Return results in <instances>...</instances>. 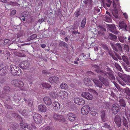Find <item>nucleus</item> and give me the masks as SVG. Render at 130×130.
<instances>
[{
    "instance_id": "f257e3e1",
    "label": "nucleus",
    "mask_w": 130,
    "mask_h": 130,
    "mask_svg": "<svg viewBox=\"0 0 130 130\" xmlns=\"http://www.w3.org/2000/svg\"><path fill=\"white\" fill-rule=\"evenodd\" d=\"M94 67L95 68H96V69L95 70V71L99 73V80L102 84L105 86H107L109 85L107 79L104 78L102 76L108 78L111 80H115V77L113 74V72L110 70V68H107L106 69V71H105L104 70H100L99 67L97 66L96 65Z\"/></svg>"
},
{
    "instance_id": "f03ea898",
    "label": "nucleus",
    "mask_w": 130,
    "mask_h": 130,
    "mask_svg": "<svg viewBox=\"0 0 130 130\" xmlns=\"http://www.w3.org/2000/svg\"><path fill=\"white\" fill-rule=\"evenodd\" d=\"M19 68L18 66L15 65H11L10 66V71L11 73L13 75L19 76L21 74L20 71V73L19 74L18 73L19 72L18 70H19Z\"/></svg>"
},
{
    "instance_id": "7ed1b4c3",
    "label": "nucleus",
    "mask_w": 130,
    "mask_h": 130,
    "mask_svg": "<svg viewBox=\"0 0 130 130\" xmlns=\"http://www.w3.org/2000/svg\"><path fill=\"white\" fill-rule=\"evenodd\" d=\"M53 117L55 120L60 122H63L65 121V119L63 116L55 113H53Z\"/></svg>"
},
{
    "instance_id": "20e7f679",
    "label": "nucleus",
    "mask_w": 130,
    "mask_h": 130,
    "mask_svg": "<svg viewBox=\"0 0 130 130\" xmlns=\"http://www.w3.org/2000/svg\"><path fill=\"white\" fill-rule=\"evenodd\" d=\"M120 106L117 104L113 105L111 108L112 112L114 115H116L119 112L120 110Z\"/></svg>"
},
{
    "instance_id": "39448f33",
    "label": "nucleus",
    "mask_w": 130,
    "mask_h": 130,
    "mask_svg": "<svg viewBox=\"0 0 130 130\" xmlns=\"http://www.w3.org/2000/svg\"><path fill=\"white\" fill-rule=\"evenodd\" d=\"M82 96L88 100H92L93 99V96L91 94L88 92H84L81 94Z\"/></svg>"
},
{
    "instance_id": "423d86ee",
    "label": "nucleus",
    "mask_w": 130,
    "mask_h": 130,
    "mask_svg": "<svg viewBox=\"0 0 130 130\" xmlns=\"http://www.w3.org/2000/svg\"><path fill=\"white\" fill-rule=\"evenodd\" d=\"M20 125L24 130H31L32 129L31 126L29 124L25 123H21Z\"/></svg>"
},
{
    "instance_id": "0eeeda50",
    "label": "nucleus",
    "mask_w": 130,
    "mask_h": 130,
    "mask_svg": "<svg viewBox=\"0 0 130 130\" xmlns=\"http://www.w3.org/2000/svg\"><path fill=\"white\" fill-rule=\"evenodd\" d=\"M90 107L88 105L83 106L81 109V112L84 115H87L89 112Z\"/></svg>"
},
{
    "instance_id": "6e6552de",
    "label": "nucleus",
    "mask_w": 130,
    "mask_h": 130,
    "mask_svg": "<svg viewBox=\"0 0 130 130\" xmlns=\"http://www.w3.org/2000/svg\"><path fill=\"white\" fill-rule=\"evenodd\" d=\"M113 48L118 53H120L122 51V46L120 43H117L115 44V46H113Z\"/></svg>"
},
{
    "instance_id": "1a4fd4ad",
    "label": "nucleus",
    "mask_w": 130,
    "mask_h": 130,
    "mask_svg": "<svg viewBox=\"0 0 130 130\" xmlns=\"http://www.w3.org/2000/svg\"><path fill=\"white\" fill-rule=\"evenodd\" d=\"M114 121L118 126H121V120L119 115H116L114 119Z\"/></svg>"
},
{
    "instance_id": "9d476101",
    "label": "nucleus",
    "mask_w": 130,
    "mask_h": 130,
    "mask_svg": "<svg viewBox=\"0 0 130 130\" xmlns=\"http://www.w3.org/2000/svg\"><path fill=\"white\" fill-rule=\"evenodd\" d=\"M59 95L62 99H63L64 98H67L68 96V93L64 91H61L59 92Z\"/></svg>"
},
{
    "instance_id": "9b49d317",
    "label": "nucleus",
    "mask_w": 130,
    "mask_h": 130,
    "mask_svg": "<svg viewBox=\"0 0 130 130\" xmlns=\"http://www.w3.org/2000/svg\"><path fill=\"white\" fill-rule=\"evenodd\" d=\"M29 64L26 61H24L19 65V67L23 69H26L28 67Z\"/></svg>"
},
{
    "instance_id": "f8f14e48",
    "label": "nucleus",
    "mask_w": 130,
    "mask_h": 130,
    "mask_svg": "<svg viewBox=\"0 0 130 130\" xmlns=\"http://www.w3.org/2000/svg\"><path fill=\"white\" fill-rule=\"evenodd\" d=\"M59 80V78L58 77L56 76H54L49 78V82L51 83H56Z\"/></svg>"
},
{
    "instance_id": "ddd939ff",
    "label": "nucleus",
    "mask_w": 130,
    "mask_h": 130,
    "mask_svg": "<svg viewBox=\"0 0 130 130\" xmlns=\"http://www.w3.org/2000/svg\"><path fill=\"white\" fill-rule=\"evenodd\" d=\"M93 81L95 85L98 87L100 88H103L102 87L103 84L100 81H99L96 79H93Z\"/></svg>"
},
{
    "instance_id": "4468645a",
    "label": "nucleus",
    "mask_w": 130,
    "mask_h": 130,
    "mask_svg": "<svg viewBox=\"0 0 130 130\" xmlns=\"http://www.w3.org/2000/svg\"><path fill=\"white\" fill-rule=\"evenodd\" d=\"M40 115L38 113L35 114L33 117L34 121L37 124H39L41 121Z\"/></svg>"
},
{
    "instance_id": "2eb2a0df",
    "label": "nucleus",
    "mask_w": 130,
    "mask_h": 130,
    "mask_svg": "<svg viewBox=\"0 0 130 130\" xmlns=\"http://www.w3.org/2000/svg\"><path fill=\"white\" fill-rule=\"evenodd\" d=\"M54 109L56 110H58L60 109V106L59 103L57 102H54L52 104Z\"/></svg>"
},
{
    "instance_id": "dca6fc26",
    "label": "nucleus",
    "mask_w": 130,
    "mask_h": 130,
    "mask_svg": "<svg viewBox=\"0 0 130 130\" xmlns=\"http://www.w3.org/2000/svg\"><path fill=\"white\" fill-rule=\"evenodd\" d=\"M43 100L45 104L48 105H50L52 104V100L49 97L45 96L43 98Z\"/></svg>"
},
{
    "instance_id": "f3484780",
    "label": "nucleus",
    "mask_w": 130,
    "mask_h": 130,
    "mask_svg": "<svg viewBox=\"0 0 130 130\" xmlns=\"http://www.w3.org/2000/svg\"><path fill=\"white\" fill-rule=\"evenodd\" d=\"M67 117L69 120L70 121H73L75 120L76 116L74 113H70L68 114Z\"/></svg>"
},
{
    "instance_id": "a211bd4d",
    "label": "nucleus",
    "mask_w": 130,
    "mask_h": 130,
    "mask_svg": "<svg viewBox=\"0 0 130 130\" xmlns=\"http://www.w3.org/2000/svg\"><path fill=\"white\" fill-rule=\"evenodd\" d=\"M109 27L110 28L109 29L110 32L116 34H118V32L117 31L114 25H110Z\"/></svg>"
},
{
    "instance_id": "6ab92c4d",
    "label": "nucleus",
    "mask_w": 130,
    "mask_h": 130,
    "mask_svg": "<svg viewBox=\"0 0 130 130\" xmlns=\"http://www.w3.org/2000/svg\"><path fill=\"white\" fill-rule=\"evenodd\" d=\"M6 73V69L3 66H1L0 67V75L1 76L4 75Z\"/></svg>"
},
{
    "instance_id": "aec40b11",
    "label": "nucleus",
    "mask_w": 130,
    "mask_h": 130,
    "mask_svg": "<svg viewBox=\"0 0 130 130\" xmlns=\"http://www.w3.org/2000/svg\"><path fill=\"white\" fill-rule=\"evenodd\" d=\"M84 82L86 85L88 86H92V83L90 80L88 78H85L84 79Z\"/></svg>"
},
{
    "instance_id": "412c9836",
    "label": "nucleus",
    "mask_w": 130,
    "mask_h": 130,
    "mask_svg": "<svg viewBox=\"0 0 130 130\" xmlns=\"http://www.w3.org/2000/svg\"><path fill=\"white\" fill-rule=\"evenodd\" d=\"M122 58L123 60L127 64V66L129 67L130 62L128 58H127V56H125L124 55H123L122 56Z\"/></svg>"
},
{
    "instance_id": "4be33fe9",
    "label": "nucleus",
    "mask_w": 130,
    "mask_h": 130,
    "mask_svg": "<svg viewBox=\"0 0 130 130\" xmlns=\"http://www.w3.org/2000/svg\"><path fill=\"white\" fill-rule=\"evenodd\" d=\"M61 89H66L68 88V85L67 84L64 83V82H62L60 85V86Z\"/></svg>"
},
{
    "instance_id": "5701e85b",
    "label": "nucleus",
    "mask_w": 130,
    "mask_h": 130,
    "mask_svg": "<svg viewBox=\"0 0 130 130\" xmlns=\"http://www.w3.org/2000/svg\"><path fill=\"white\" fill-rule=\"evenodd\" d=\"M103 20L106 22H110L111 19L110 16H108L107 15H105L104 16Z\"/></svg>"
},
{
    "instance_id": "b1692460",
    "label": "nucleus",
    "mask_w": 130,
    "mask_h": 130,
    "mask_svg": "<svg viewBox=\"0 0 130 130\" xmlns=\"http://www.w3.org/2000/svg\"><path fill=\"white\" fill-rule=\"evenodd\" d=\"M86 18H84L83 19L82 21L81 22V27L82 28H84L85 26L86 23Z\"/></svg>"
},
{
    "instance_id": "393cba45",
    "label": "nucleus",
    "mask_w": 130,
    "mask_h": 130,
    "mask_svg": "<svg viewBox=\"0 0 130 130\" xmlns=\"http://www.w3.org/2000/svg\"><path fill=\"white\" fill-rule=\"evenodd\" d=\"M119 102L121 106H123V107H125L126 104L124 100L123 99H120L119 101Z\"/></svg>"
},
{
    "instance_id": "a878e982",
    "label": "nucleus",
    "mask_w": 130,
    "mask_h": 130,
    "mask_svg": "<svg viewBox=\"0 0 130 130\" xmlns=\"http://www.w3.org/2000/svg\"><path fill=\"white\" fill-rule=\"evenodd\" d=\"M59 44L60 46H63L64 47L67 48H68V46L67 45V43L64 42V41H60L59 42Z\"/></svg>"
},
{
    "instance_id": "bb28decb",
    "label": "nucleus",
    "mask_w": 130,
    "mask_h": 130,
    "mask_svg": "<svg viewBox=\"0 0 130 130\" xmlns=\"http://www.w3.org/2000/svg\"><path fill=\"white\" fill-rule=\"evenodd\" d=\"M109 38L111 40H116L117 37L116 36L113 35V34H109Z\"/></svg>"
},
{
    "instance_id": "cd10ccee",
    "label": "nucleus",
    "mask_w": 130,
    "mask_h": 130,
    "mask_svg": "<svg viewBox=\"0 0 130 130\" xmlns=\"http://www.w3.org/2000/svg\"><path fill=\"white\" fill-rule=\"evenodd\" d=\"M18 82L19 79H14L11 81V83L13 85H14L15 87H17L18 86L17 83Z\"/></svg>"
},
{
    "instance_id": "c85d7f7f",
    "label": "nucleus",
    "mask_w": 130,
    "mask_h": 130,
    "mask_svg": "<svg viewBox=\"0 0 130 130\" xmlns=\"http://www.w3.org/2000/svg\"><path fill=\"white\" fill-rule=\"evenodd\" d=\"M43 88H50L51 87V85L48 83H43L41 84Z\"/></svg>"
},
{
    "instance_id": "c756f323",
    "label": "nucleus",
    "mask_w": 130,
    "mask_h": 130,
    "mask_svg": "<svg viewBox=\"0 0 130 130\" xmlns=\"http://www.w3.org/2000/svg\"><path fill=\"white\" fill-rule=\"evenodd\" d=\"M74 14L75 15V17L77 18H78V16L80 15L81 14L80 10L79 9H77L75 12Z\"/></svg>"
},
{
    "instance_id": "7c9ffc66",
    "label": "nucleus",
    "mask_w": 130,
    "mask_h": 130,
    "mask_svg": "<svg viewBox=\"0 0 130 130\" xmlns=\"http://www.w3.org/2000/svg\"><path fill=\"white\" fill-rule=\"evenodd\" d=\"M85 101L82 98H79L78 105H83L85 104Z\"/></svg>"
},
{
    "instance_id": "2f4dec72",
    "label": "nucleus",
    "mask_w": 130,
    "mask_h": 130,
    "mask_svg": "<svg viewBox=\"0 0 130 130\" xmlns=\"http://www.w3.org/2000/svg\"><path fill=\"white\" fill-rule=\"evenodd\" d=\"M10 90V88L8 86H6L4 88V93H5L7 94L8 93L9 91Z\"/></svg>"
},
{
    "instance_id": "473e14b6",
    "label": "nucleus",
    "mask_w": 130,
    "mask_h": 130,
    "mask_svg": "<svg viewBox=\"0 0 130 130\" xmlns=\"http://www.w3.org/2000/svg\"><path fill=\"white\" fill-rule=\"evenodd\" d=\"M47 107L44 105H41V112H45L46 110Z\"/></svg>"
},
{
    "instance_id": "72a5a7b5",
    "label": "nucleus",
    "mask_w": 130,
    "mask_h": 130,
    "mask_svg": "<svg viewBox=\"0 0 130 130\" xmlns=\"http://www.w3.org/2000/svg\"><path fill=\"white\" fill-rule=\"evenodd\" d=\"M123 125L126 127L128 126V123L126 119L124 118L123 119Z\"/></svg>"
},
{
    "instance_id": "f704fd0d",
    "label": "nucleus",
    "mask_w": 130,
    "mask_h": 130,
    "mask_svg": "<svg viewBox=\"0 0 130 130\" xmlns=\"http://www.w3.org/2000/svg\"><path fill=\"white\" fill-rule=\"evenodd\" d=\"M101 115L102 121H105V120L104 119V118L105 116V111H103L101 112Z\"/></svg>"
},
{
    "instance_id": "c9c22d12",
    "label": "nucleus",
    "mask_w": 130,
    "mask_h": 130,
    "mask_svg": "<svg viewBox=\"0 0 130 130\" xmlns=\"http://www.w3.org/2000/svg\"><path fill=\"white\" fill-rule=\"evenodd\" d=\"M115 67H116V68L118 69L119 71L120 72L122 71V70L121 67L120 65H119V64L117 63H115Z\"/></svg>"
},
{
    "instance_id": "e433bc0d",
    "label": "nucleus",
    "mask_w": 130,
    "mask_h": 130,
    "mask_svg": "<svg viewBox=\"0 0 130 130\" xmlns=\"http://www.w3.org/2000/svg\"><path fill=\"white\" fill-rule=\"evenodd\" d=\"M119 26L122 29H125V30H127V26L124 23L122 24H120L119 25Z\"/></svg>"
},
{
    "instance_id": "4c0bfd02",
    "label": "nucleus",
    "mask_w": 130,
    "mask_h": 130,
    "mask_svg": "<svg viewBox=\"0 0 130 130\" xmlns=\"http://www.w3.org/2000/svg\"><path fill=\"white\" fill-rule=\"evenodd\" d=\"M37 35H36L35 34H33L29 37L28 40H32L35 39Z\"/></svg>"
},
{
    "instance_id": "58836bf2",
    "label": "nucleus",
    "mask_w": 130,
    "mask_h": 130,
    "mask_svg": "<svg viewBox=\"0 0 130 130\" xmlns=\"http://www.w3.org/2000/svg\"><path fill=\"white\" fill-rule=\"evenodd\" d=\"M5 43L7 44L8 45H10L12 44L11 41L8 39H6L4 40Z\"/></svg>"
},
{
    "instance_id": "ea45409f",
    "label": "nucleus",
    "mask_w": 130,
    "mask_h": 130,
    "mask_svg": "<svg viewBox=\"0 0 130 130\" xmlns=\"http://www.w3.org/2000/svg\"><path fill=\"white\" fill-rule=\"evenodd\" d=\"M7 95V94L3 92L0 94V97L1 98L3 99H5V96Z\"/></svg>"
},
{
    "instance_id": "a19ab883",
    "label": "nucleus",
    "mask_w": 130,
    "mask_h": 130,
    "mask_svg": "<svg viewBox=\"0 0 130 130\" xmlns=\"http://www.w3.org/2000/svg\"><path fill=\"white\" fill-rule=\"evenodd\" d=\"M119 40L122 43H123L124 42V40L126 38H124L123 36H120L119 37Z\"/></svg>"
},
{
    "instance_id": "79ce46f5",
    "label": "nucleus",
    "mask_w": 130,
    "mask_h": 130,
    "mask_svg": "<svg viewBox=\"0 0 130 130\" xmlns=\"http://www.w3.org/2000/svg\"><path fill=\"white\" fill-rule=\"evenodd\" d=\"M18 83H19V85L18 87L20 88L22 87L24 85V83L21 80H19V82Z\"/></svg>"
},
{
    "instance_id": "37998d69",
    "label": "nucleus",
    "mask_w": 130,
    "mask_h": 130,
    "mask_svg": "<svg viewBox=\"0 0 130 130\" xmlns=\"http://www.w3.org/2000/svg\"><path fill=\"white\" fill-rule=\"evenodd\" d=\"M106 2V5L107 7H109L112 3L111 1L110 0H107Z\"/></svg>"
},
{
    "instance_id": "c03bdc74",
    "label": "nucleus",
    "mask_w": 130,
    "mask_h": 130,
    "mask_svg": "<svg viewBox=\"0 0 130 130\" xmlns=\"http://www.w3.org/2000/svg\"><path fill=\"white\" fill-rule=\"evenodd\" d=\"M113 5L115 8H117V7H119L120 5L119 4H118L116 5L115 1H113Z\"/></svg>"
},
{
    "instance_id": "a18cd8bd",
    "label": "nucleus",
    "mask_w": 130,
    "mask_h": 130,
    "mask_svg": "<svg viewBox=\"0 0 130 130\" xmlns=\"http://www.w3.org/2000/svg\"><path fill=\"white\" fill-rule=\"evenodd\" d=\"M124 50L125 51V52H129V47L128 45H125Z\"/></svg>"
},
{
    "instance_id": "49530a36",
    "label": "nucleus",
    "mask_w": 130,
    "mask_h": 130,
    "mask_svg": "<svg viewBox=\"0 0 130 130\" xmlns=\"http://www.w3.org/2000/svg\"><path fill=\"white\" fill-rule=\"evenodd\" d=\"M57 96V94L54 92H52L50 94V96L54 99H55Z\"/></svg>"
},
{
    "instance_id": "de8ad7c7",
    "label": "nucleus",
    "mask_w": 130,
    "mask_h": 130,
    "mask_svg": "<svg viewBox=\"0 0 130 130\" xmlns=\"http://www.w3.org/2000/svg\"><path fill=\"white\" fill-rule=\"evenodd\" d=\"M125 91L126 92L127 95L130 96V89L129 88H127L125 90Z\"/></svg>"
},
{
    "instance_id": "09e8293b",
    "label": "nucleus",
    "mask_w": 130,
    "mask_h": 130,
    "mask_svg": "<svg viewBox=\"0 0 130 130\" xmlns=\"http://www.w3.org/2000/svg\"><path fill=\"white\" fill-rule=\"evenodd\" d=\"M125 64L123 65L124 67V68L126 70V71H128L130 72V65L129 64V67H130L129 68H128L127 66H125Z\"/></svg>"
},
{
    "instance_id": "8fccbe9b",
    "label": "nucleus",
    "mask_w": 130,
    "mask_h": 130,
    "mask_svg": "<svg viewBox=\"0 0 130 130\" xmlns=\"http://www.w3.org/2000/svg\"><path fill=\"white\" fill-rule=\"evenodd\" d=\"M79 100V98H74V102L76 104L78 105Z\"/></svg>"
},
{
    "instance_id": "3c124183",
    "label": "nucleus",
    "mask_w": 130,
    "mask_h": 130,
    "mask_svg": "<svg viewBox=\"0 0 130 130\" xmlns=\"http://www.w3.org/2000/svg\"><path fill=\"white\" fill-rule=\"evenodd\" d=\"M89 90L91 92H92L93 93L95 94L96 95H97L98 94V92H96L95 90H93L92 89H89Z\"/></svg>"
},
{
    "instance_id": "603ef678",
    "label": "nucleus",
    "mask_w": 130,
    "mask_h": 130,
    "mask_svg": "<svg viewBox=\"0 0 130 130\" xmlns=\"http://www.w3.org/2000/svg\"><path fill=\"white\" fill-rule=\"evenodd\" d=\"M28 104L29 106H31L33 105L32 101L30 99H29L28 102Z\"/></svg>"
},
{
    "instance_id": "864d4df0",
    "label": "nucleus",
    "mask_w": 130,
    "mask_h": 130,
    "mask_svg": "<svg viewBox=\"0 0 130 130\" xmlns=\"http://www.w3.org/2000/svg\"><path fill=\"white\" fill-rule=\"evenodd\" d=\"M99 27L101 29V30L103 31H103H105L106 30V29L105 28L102 27V26L101 25H99Z\"/></svg>"
},
{
    "instance_id": "5fc2aeb1",
    "label": "nucleus",
    "mask_w": 130,
    "mask_h": 130,
    "mask_svg": "<svg viewBox=\"0 0 130 130\" xmlns=\"http://www.w3.org/2000/svg\"><path fill=\"white\" fill-rule=\"evenodd\" d=\"M90 113L93 116H95L96 113V112L93 111V110H90Z\"/></svg>"
},
{
    "instance_id": "6e6d98bb",
    "label": "nucleus",
    "mask_w": 130,
    "mask_h": 130,
    "mask_svg": "<svg viewBox=\"0 0 130 130\" xmlns=\"http://www.w3.org/2000/svg\"><path fill=\"white\" fill-rule=\"evenodd\" d=\"M16 96L15 95L14 96V100H18L19 101H20L21 99V98L20 96H18V98H16Z\"/></svg>"
},
{
    "instance_id": "4d7b16f0",
    "label": "nucleus",
    "mask_w": 130,
    "mask_h": 130,
    "mask_svg": "<svg viewBox=\"0 0 130 130\" xmlns=\"http://www.w3.org/2000/svg\"><path fill=\"white\" fill-rule=\"evenodd\" d=\"M104 33L103 32L99 31L98 35L99 36H102L104 35Z\"/></svg>"
},
{
    "instance_id": "13d9d810",
    "label": "nucleus",
    "mask_w": 130,
    "mask_h": 130,
    "mask_svg": "<svg viewBox=\"0 0 130 130\" xmlns=\"http://www.w3.org/2000/svg\"><path fill=\"white\" fill-rule=\"evenodd\" d=\"M16 11L15 10H12L11 13V14L12 15H14L16 13Z\"/></svg>"
},
{
    "instance_id": "bf43d9fd",
    "label": "nucleus",
    "mask_w": 130,
    "mask_h": 130,
    "mask_svg": "<svg viewBox=\"0 0 130 130\" xmlns=\"http://www.w3.org/2000/svg\"><path fill=\"white\" fill-rule=\"evenodd\" d=\"M5 99L7 101H8L10 100V96L8 95V94H7V95L5 96Z\"/></svg>"
},
{
    "instance_id": "052dcab7",
    "label": "nucleus",
    "mask_w": 130,
    "mask_h": 130,
    "mask_svg": "<svg viewBox=\"0 0 130 130\" xmlns=\"http://www.w3.org/2000/svg\"><path fill=\"white\" fill-rule=\"evenodd\" d=\"M94 11H96L97 12H99L100 11V9L98 8H94Z\"/></svg>"
},
{
    "instance_id": "680f3d73",
    "label": "nucleus",
    "mask_w": 130,
    "mask_h": 130,
    "mask_svg": "<svg viewBox=\"0 0 130 130\" xmlns=\"http://www.w3.org/2000/svg\"><path fill=\"white\" fill-rule=\"evenodd\" d=\"M21 90L23 91H27L29 90L28 88L25 89V87H24L23 88L21 89Z\"/></svg>"
},
{
    "instance_id": "e2e57ef3",
    "label": "nucleus",
    "mask_w": 130,
    "mask_h": 130,
    "mask_svg": "<svg viewBox=\"0 0 130 130\" xmlns=\"http://www.w3.org/2000/svg\"><path fill=\"white\" fill-rule=\"evenodd\" d=\"M44 130H52V128L50 127L47 126L44 128Z\"/></svg>"
},
{
    "instance_id": "0e129e2a",
    "label": "nucleus",
    "mask_w": 130,
    "mask_h": 130,
    "mask_svg": "<svg viewBox=\"0 0 130 130\" xmlns=\"http://www.w3.org/2000/svg\"><path fill=\"white\" fill-rule=\"evenodd\" d=\"M60 34H62L63 35H65V32L64 31L61 30L60 31Z\"/></svg>"
},
{
    "instance_id": "69168bd1",
    "label": "nucleus",
    "mask_w": 130,
    "mask_h": 130,
    "mask_svg": "<svg viewBox=\"0 0 130 130\" xmlns=\"http://www.w3.org/2000/svg\"><path fill=\"white\" fill-rule=\"evenodd\" d=\"M12 116L16 118L18 116V115L17 114H16L15 113H13L12 114Z\"/></svg>"
},
{
    "instance_id": "338daca9",
    "label": "nucleus",
    "mask_w": 130,
    "mask_h": 130,
    "mask_svg": "<svg viewBox=\"0 0 130 130\" xmlns=\"http://www.w3.org/2000/svg\"><path fill=\"white\" fill-rule=\"evenodd\" d=\"M123 15L125 19H127L128 17V15L126 13H123Z\"/></svg>"
},
{
    "instance_id": "774afa93",
    "label": "nucleus",
    "mask_w": 130,
    "mask_h": 130,
    "mask_svg": "<svg viewBox=\"0 0 130 130\" xmlns=\"http://www.w3.org/2000/svg\"><path fill=\"white\" fill-rule=\"evenodd\" d=\"M4 51H3L2 50H0V56H1L3 54H4Z\"/></svg>"
}]
</instances>
